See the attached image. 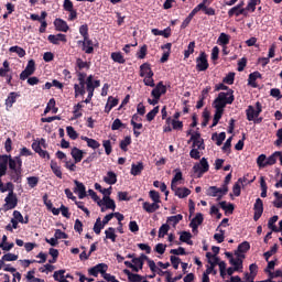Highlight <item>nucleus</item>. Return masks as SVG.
<instances>
[{
	"label": "nucleus",
	"instance_id": "1",
	"mask_svg": "<svg viewBox=\"0 0 282 282\" xmlns=\"http://www.w3.org/2000/svg\"><path fill=\"white\" fill-rule=\"evenodd\" d=\"M235 102V90L229 89L227 93H219L217 98L213 102V107L217 111H224L226 105H232Z\"/></svg>",
	"mask_w": 282,
	"mask_h": 282
},
{
	"label": "nucleus",
	"instance_id": "2",
	"mask_svg": "<svg viewBox=\"0 0 282 282\" xmlns=\"http://www.w3.org/2000/svg\"><path fill=\"white\" fill-rule=\"evenodd\" d=\"M32 149L40 155V158H43L44 160H50V153L43 149H47V142L45 139H40L39 141H34L32 143Z\"/></svg>",
	"mask_w": 282,
	"mask_h": 282
},
{
	"label": "nucleus",
	"instance_id": "3",
	"mask_svg": "<svg viewBox=\"0 0 282 282\" xmlns=\"http://www.w3.org/2000/svg\"><path fill=\"white\" fill-rule=\"evenodd\" d=\"M210 170V165L208 164V160L206 158H202L199 163L194 164L193 172L197 173V177H202L204 173H208Z\"/></svg>",
	"mask_w": 282,
	"mask_h": 282
},
{
	"label": "nucleus",
	"instance_id": "4",
	"mask_svg": "<svg viewBox=\"0 0 282 282\" xmlns=\"http://www.w3.org/2000/svg\"><path fill=\"white\" fill-rule=\"evenodd\" d=\"M261 111H263V107L261 106V102H256V109L252 106H248L246 113H247V120L249 122H252L254 118L261 115Z\"/></svg>",
	"mask_w": 282,
	"mask_h": 282
},
{
	"label": "nucleus",
	"instance_id": "5",
	"mask_svg": "<svg viewBox=\"0 0 282 282\" xmlns=\"http://www.w3.org/2000/svg\"><path fill=\"white\" fill-rule=\"evenodd\" d=\"M34 72H36V62H34V59H30L26 67L20 74V80H28Z\"/></svg>",
	"mask_w": 282,
	"mask_h": 282
},
{
	"label": "nucleus",
	"instance_id": "6",
	"mask_svg": "<svg viewBox=\"0 0 282 282\" xmlns=\"http://www.w3.org/2000/svg\"><path fill=\"white\" fill-rule=\"evenodd\" d=\"M208 67V55L206 54V52H200L199 56L196 58V69L197 72H206Z\"/></svg>",
	"mask_w": 282,
	"mask_h": 282
},
{
	"label": "nucleus",
	"instance_id": "7",
	"mask_svg": "<svg viewBox=\"0 0 282 282\" xmlns=\"http://www.w3.org/2000/svg\"><path fill=\"white\" fill-rule=\"evenodd\" d=\"M109 270V265L107 263H98L97 265L88 269L89 276H98V274H105Z\"/></svg>",
	"mask_w": 282,
	"mask_h": 282
},
{
	"label": "nucleus",
	"instance_id": "8",
	"mask_svg": "<svg viewBox=\"0 0 282 282\" xmlns=\"http://www.w3.org/2000/svg\"><path fill=\"white\" fill-rule=\"evenodd\" d=\"M164 94H166V87L164 86L163 82H159L151 91V96L156 100H160Z\"/></svg>",
	"mask_w": 282,
	"mask_h": 282
},
{
	"label": "nucleus",
	"instance_id": "9",
	"mask_svg": "<svg viewBox=\"0 0 282 282\" xmlns=\"http://www.w3.org/2000/svg\"><path fill=\"white\" fill-rule=\"evenodd\" d=\"M4 202H6L7 210H12L13 208H17L19 204V198H17V194H14V192H9Z\"/></svg>",
	"mask_w": 282,
	"mask_h": 282
},
{
	"label": "nucleus",
	"instance_id": "10",
	"mask_svg": "<svg viewBox=\"0 0 282 282\" xmlns=\"http://www.w3.org/2000/svg\"><path fill=\"white\" fill-rule=\"evenodd\" d=\"M253 210V220L259 221V219H261V215H263V200L261 198L256 199Z\"/></svg>",
	"mask_w": 282,
	"mask_h": 282
},
{
	"label": "nucleus",
	"instance_id": "11",
	"mask_svg": "<svg viewBox=\"0 0 282 282\" xmlns=\"http://www.w3.org/2000/svg\"><path fill=\"white\" fill-rule=\"evenodd\" d=\"M78 45H83L82 50L85 54H94V41L89 37L84 39V41H78Z\"/></svg>",
	"mask_w": 282,
	"mask_h": 282
},
{
	"label": "nucleus",
	"instance_id": "12",
	"mask_svg": "<svg viewBox=\"0 0 282 282\" xmlns=\"http://www.w3.org/2000/svg\"><path fill=\"white\" fill-rule=\"evenodd\" d=\"M171 188H172L174 195L176 197H178L180 199H184V198L188 197V195H191V189H188V187H177V185H176Z\"/></svg>",
	"mask_w": 282,
	"mask_h": 282
},
{
	"label": "nucleus",
	"instance_id": "13",
	"mask_svg": "<svg viewBox=\"0 0 282 282\" xmlns=\"http://www.w3.org/2000/svg\"><path fill=\"white\" fill-rule=\"evenodd\" d=\"M139 75L141 78H144L147 76H155V73H153V69L151 68V64L145 62L140 66Z\"/></svg>",
	"mask_w": 282,
	"mask_h": 282
},
{
	"label": "nucleus",
	"instance_id": "14",
	"mask_svg": "<svg viewBox=\"0 0 282 282\" xmlns=\"http://www.w3.org/2000/svg\"><path fill=\"white\" fill-rule=\"evenodd\" d=\"M47 41H50L53 45H61V42L67 43V35L62 33L57 35L51 34L48 35Z\"/></svg>",
	"mask_w": 282,
	"mask_h": 282
},
{
	"label": "nucleus",
	"instance_id": "15",
	"mask_svg": "<svg viewBox=\"0 0 282 282\" xmlns=\"http://www.w3.org/2000/svg\"><path fill=\"white\" fill-rule=\"evenodd\" d=\"M74 184L76 187L74 188V193H78L79 199H85L87 197V189L85 187V184L78 181H74Z\"/></svg>",
	"mask_w": 282,
	"mask_h": 282
},
{
	"label": "nucleus",
	"instance_id": "16",
	"mask_svg": "<svg viewBox=\"0 0 282 282\" xmlns=\"http://www.w3.org/2000/svg\"><path fill=\"white\" fill-rule=\"evenodd\" d=\"M204 224V214L197 213L196 216L191 220L189 227H192L194 230H197L199 226Z\"/></svg>",
	"mask_w": 282,
	"mask_h": 282
},
{
	"label": "nucleus",
	"instance_id": "17",
	"mask_svg": "<svg viewBox=\"0 0 282 282\" xmlns=\"http://www.w3.org/2000/svg\"><path fill=\"white\" fill-rule=\"evenodd\" d=\"M70 155L75 162V164H78V162H83V158L85 155V152L76 147H74L70 151Z\"/></svg>",
	"mask_w": 282,
	"mask_h": 282
},
{
	"label": "nucleus",
	"instance_id": "18",
	"mask_svg": "<svg viewBox=\"0 0 282 282\" xmlns=\"http://www.w3.org/2000/svg\"><path fill=\"white\" fill-rule=\"evenodd\" d=\"M54 25L57 32H68L69 30V25H67V22L61 18L55 19Z\"/></svg>",
	"mask_w": 282,
	"mask_h": 282
},
{
	"label": "nucleus",
	"instance_id": "19",
	"mask_svg": "<svg viewBox=\"0 0 282 282\" xmlns=\"http://www.w3.org/2000/svg\"><path fill=\"white\" fill-rule=\"evenodd\" d=\"M123 273L128 276L129 282H142V279H147L144 275L138 273H132L129 269H124Z\"/></svg>",
	"mask_w": 282,
	"mask_h": 282
},
{
	"label": "nucleus",
	"instance_id": "20",
	"mask_svg": "<svg viewBox=\"0 0 282 282\" xmlns=\"http://www.w3.org/2000/svg\"><path fill=\"white\" fill-rule=\"evenodd\" d=\"M23 166V160L21 156L10 158L9 159V169L10 171H14L17 169H21Z\"/></svg>",
	"mask_w": 282,
	"mask_h": 282
},
{
	"label": "nucleus",
	"instance_id": "21",
	"mask_svg": "<svg viewBox=\"0 0 282 282\" xmlns=\"http://www.w3.org/2000/svg\"><path fill=\"white\" fill-rule=\"evenodd\" d=\"M90 68H91V62H85L80 57L76 59L75 69H77V72H83V69L89 70Z\"/></svg>",
	"mask_w": 282,
	"mask_h": 282
},
{
	"label": "nucleus",
	"instance_id": "22",
	"mask_svg": "<svg viewBox=\"0 0 282 282\" xmlns=\"http://www.w3.org/2000/svg\"><path fill=\"white\" fill-rule=\"evenodd\" d=\"M241 14L243 17H248V11H246V9H240V7L235 6L234 8H231L228 11V17L232 18V17H241Z\"/></svg>",
	"mask_w": 282,
	"mask_h": 282
},
{
	"label": "nucleus",
	"instance_id": "23",
	"mask_svg": "<svg viewBox=\"0 0 282 282\" xmlns=\"http://www.w3.org/2000/svg\"><path fill=\"white\" fill-rule=\"evenodd\" d=\"M143 210H145V213H155L156 210H160V203H149V202H144L142 205Z\"/></svg>",
	"mask_w": 282,
	"mask_h": 282
},
{
	"label": "nucleus",
	"instance_id": "24",
	"mask_svg": "<svg viewBox=\"0 0 282 282\" xmlns=\"http://www.w3.org/2000/svg\"><path fill=\"white\" fill-rule=\"evenodd\" d=\"M144 171V163L142 162H138V164L132 163L131 165V175H133L134 177L138 175H142V172Z\"/></svg>",
	"mask_w": 282,
	"mask_h": 282
},
{
	"label": "nucleus",
	"instance_id": "25",
	"mask_svg": "<svg viewBox=\"0 0 282 282\" xmlns=\"http://www.w3.org/2000/svg\"><path fill=\"white\" fill-rule=\"evenodd\" d=\"M89 85L93 88V91H96V89L100 87V80L99 79L94 80V75H89L86 78V89H89Z\"/></svg>",
	"mask_w": 282,
	"mask_h": 282
},
{
	"label": "nucleus",
	"instance_id": "26",
	"mask_svg": "<svg viewBox=\"0 0 282 282\" xmlns=\"http://www.w3.org/2000/svg\"><path fill=\"white\" fill-rule=\"evenodd\" d=\"M21 97V94L19 93H10L8 98L6 99V106L9 107L10 109H12V106L14 105V102H17V99Z\"/></svg>",
	"mask_w": 282,
	"mask_h": 282
},
{
	"label": "nucleus",
	"instance_id": "27",
	"mask_svg": "<svg viewBox=\"0 0 282 282\" xmlns=\"http://www.w3.org/2000/svg\"><path fill=\"white\" fill-rule=\"evenodd\" d=\"M110 58H112L113 63H119V65H124V63H127V59L121 52H112Z\"/></svg>",
	"mask_w": 282,
	"mask_h": 282
},
{
	"label": "nucleus",
	"instance_id": "28",
	"mask_svg": "<svg viewBox=\"0 0 282 282\" xmlns=\"http://www.w3.org/2000/svg\"><path fill=\"white\" fill-rule=\"evenodd\" d=\"M193 235L191 234V231H182L181 236H180V241H182L183 243H187V246H193Z\"/></svg>",
	"mask_w": 282,
	"mask_h": 282
},
{
	"label": "nucleus",
	"instance_id": "29",
	"mask_svg": "<svg viewBox=\"0 0 282 282\" xmlns=\"http://www.w3.org/2000/svg\"><path fill=\"white\" fill-rule=\"evenodd\" d=\"M257 78H261V73H259V70L249 74L248 85H250V87L257 88Z\"/></svg>",
	"mask_w": 282,
	"mask_h": 282
},
{
	"label": "nucleus",
	"instance_id": "30",
	"mask_svg": "<svg viewBox=\"0 0 282 282\" xmlns=\"http://www.w3.org/2000/svg\"><path fill=\"white\" fill-rule=\"evenodd\" d=\"M51 171L58 177V180H63V171H61V166L54 160L51 161Z\"/></svg>",
	"mask_w": 282,
	"mask_h": 282
},
{
	"label": "nucleus",
	"instance_id": "31",
	"mask_svg": "<svg viewBox=\"0 0 282 282\" xmlns=\"http://www.w3.org/2000/svg\"><path fill=\"white\" fill-rule=\"evenodd\" d=\"M82 140H84V142H87V147H89V149H100V142L95 139H91L89 137H82Z\"/></svg>",
	"mask_w": 282,
	"mask_h": 282
},
{
	"label": "nucleus",
	"instance_id": "32",
	"mask_svg": "<svg viewBox=\"0 0 282 282\" xmlns=\"http://www.w3.org/2000/svg\"><path fill=\"white\" fill-rule=\"evenodd\" d=\"M166 122H167V124H169V122H171L172 129H174V131H182V129H184V122H182L180 120L171 119V117H169L166 119Z\"/></svg>",
	"mask_w": 282,
	"mask_h": 282
},
{
	"label": "nucleus",
	"instance_id": "33",
	"mask_svg": "<svg viewBox=\"0 0 282 282\" xmlns=\"http://www.w3.org/2000/svg\"><path fill=\"white\" fill-rule=\"evenodd\" d=\"M152 34L154 36H164V39H169L171 36V29L167 26L165 30L160 31L159 29H152Z\"/></svg>",
	"mask_w": 282,
	"mask_h": 282
},
{
	"label": "nucleus",
	"instance_id": "34",
	"mask_svg": "<svg viewBox=\"0 0 282 282\" xmlns=\"http://www.w3.org/2000/svg\"><path fill=\"white\" fill-rule=\"evenodd\" d=\"M104 182L113 186V184L118 182V175H116L115 172L109 171L107 176L104 177Z\"/></svg>",
	"mask_w": 282,
	"mask_h": 282
},
{
	"label": "nucleus",
	"instance_id": "35",
	"mask_svg": "<svg viewBox=\"0 0 282 282\" xmlns=\"http://www.w3.org/2000/svg\"><path fill=\"white\" fill-rule=\"evenodd\" d=\"M276 158L281 160V151H275L265 161L267 166H273V164H276Z\"/></svg>",
	"mask_w": 282,
	"mask_h": 282
},
{
	"label": "nucleus",
	"instance_id": "36",
	"mask_svg": "<svg viewBox=\"0 0 282 282\" xmlns=\"http://www.w3.org/2000/svg\"><path fill=\"white\" fill-rule=\"evenodd\" d=\"M106 239H110L112 243H116V239H118V235H116V228L109 227L105 230Z\"/></svg>",
	"mask_w": 282,
	"mask_h": 282
},
{
	"label": "nucleus",
	"instance_id": "37",
	"mask_svg": "<svg viewBox=\"0 0 282 282\" xmlns=\"http://www.w3.org/2000/svg\"><path fill=\"white\" fill-rule=\"evenodd\" d=\"M229 43H230V35H228L226 33H220V35L218 36V40H217V44L221 45V47H225Z\"/></svg>",
	"mask_w": 282,
	"mask_h": 282
},
{
	"label": "nucleus",
	"instance_id": "38",
	"mask_svg": "<svg viewBox=\"0 0 282 282\" xmlns=\"http://www.w3.org/2000/svg\"><path fill=\"white\" fill-rule=\"evenodd\" d=\"M279 221V216H273L269 219L268 221V228L272 231V232H279V228L276 227V223Z\"/></svg>",
	"mask_w": 282,
	"mask_h": 282
},
{
	"label": "nucleus",
	"instance_id": "39",
	"mask_svg": "<svg viewBox=\"0 0 282 282\" xmlns=\"http://www.w3.org/2000/svg\"><path fill=\"white\" fill-rule=\"evenodd\" d=\"M243 182H246V178H239L238 182L235 183L232 187V193L235 197H239V195H241V184H243Z\"/></svg>",
	"mask_w": 282,
	"mask_h": 282
},
{
	"label": "nucleus",
	"instance_id": "40",
	"mask_svg": "<svg viewBox=\"0 0 282 282\" xmlns=\"http://www.w3.org/2000/svg\"><path fill=\"white\" fill-rule=\"evenodd\" d=\"M212 140H216L217 147H221V144H224V140H226V132H220L219 134L215 132L212 135Z\"/></svg>",
	"mask_w": 282,
	"mask_h": 282
},
{
	"label": "nucleus",
	"instance_id": "41",
	"mask_svg": "<svg viewBox=\"0 0 282 282\" xmlns=\"http://www.w3.org/2000/svg\"><path fill=\"white\" fill-rule=\"evenodd\" d=\"M22 169L18 167L15 170H11L10 171V177L13 182H21V173H22Z\"/></svg>",
	"mask_w": 282,
	"mask_h": 282
},
{
	"label": "nucleus",
	"instance_id": "42",
	"mask_svg": "<svg viewBox=\"0 0 282 282\" xmlns=\"http://www.w3.org/2000/svg\"><path fill=\"white\" fill-rule=\"evenodd\" d=\"M104 206H106L108 210H116V200L111 199L109 196H104Z\"/></svg>",
	"mask_w": 282,
	"mask_h": 282
},
{
	"label": "nucleus",
	"instance_id": "43",
	"mask_svg": "<svg viewBox=\"0 0 282 282\" xmlns=\"http://www.w3.org/2000/svg\"><path fill=\"white\" fill-rule=\"evenodd\" d=\"M230 265H234V268H237V271L243 270V260L241 258H231L229 260Z\"/></svg>",
	"mask_w": 282,
	"mask_h": 282
},
{
	"label": "nucleus",
	"instance_id": "44",
	"mask_svg": "<svg viewBox=\"0 0 282 282\" xmlns=\"http://www.w3.org/2000/svg\"><path fill=\"white\" fill-rule=\"evenodd\" d=\"M182 219H184V216L182 214H177L175 216H170L167 217V224H171L172 226H176L177 224H180L182 221Z\"/></svg>",
	"mask_w": 282,
	"mask_h": 282
},
{
	"label": "nucleus",
	"instance_id": "45",
	"mask_svg": "<svg viewBox=\"0 0 282 282\" xmlns=\"http://www.w3.org/2000/svg\"><path fill=\"white\" fill-rule=\"evenodd\" d=\"M261 197H268V183H265V176L260 177Z\"/></svg>",
	"mask_w": 282,
	"mask_h": 282
},
{
	"label": "nucleus",
	"instance_id": "46",
	"mask_svg": "<svg viewBox=\"0 0 282 282\" xmlns=\"http://www.w3.org/2000/svg\"><path fill=\"white\" fill-rule=\"evenodd\" d=\"M169 230H171V226H169V224H163L159 229V238L164 239V237L169 235Z\"/></svg>",
	"mask_w": 282,
	"mask_h": 282
},
{
	"label": "nucleus",
	"instance_id": "47",
	"mask_svg": "<svg viewBox=\"0 0 282 282\" xmlns=\"http://www.w3.org/2000/svg\"><path fill=\"white\" fill-rule=\"evenodd\" d=\"M158 113H160V106L154 107L150 112L147 113L148 122H152V120H155Z\"/></svg>",
	"mask_w": 282,
	"mask_h": 282
},
{
	"label": "nucleus",
	"instance_id": "48",
	"mask_svg": "<svg viewBox=\"0 0 282 282\" xmlns=\"http://www.w3.org/2000/svg\"><path fill=\"white\" fill-rule=\"evenodd\" d=\"M9 52L18 54L19 58H23V56H25V51L21 46H11Z\"/></svg>",
	"mask_w": 282,
	"mask_h": 282
},
{
	"label": "nucleus",
	"instance_id": "49",
	"mask_svg": "<svg viewBox=\"0 0 282 282\" xmlns=\"http://www.w3.org/2000/svg\"><path fill=\"white\" fill-rule=\"evenodd\" d=\"M105 228V225L102 224V220L100 219V217H98L96 219V223L94 225V232H96L97 235H100V232H102V229Z\"/></svg>",
	"mask_w": 282,
	"mask_h": 282
},
{
	"label": "nucleus",
	"instance_id": "50",
	"mask_svg": "<svg viewBox=\"0 0 282 282\" xmlns=\"http://www.w3.org/2000/svg\"><path fill=\"white\" fill-rule=\"evenodd\" d=\"M261 3V0H249L247 7L245 8L246 12L251 11L254 12L257 10V6Z\"/></svg>",
	"mask_w": 282,
	"mask_h": 282
},
{
	"label": "nucleus",
	"instance_id": "51",
	"mask_svg": "<svg viewBox=\"0 0 282 282\" xmlns=\"http://www.w3.org/2000/svg\"><path fill=\"white\" fill-rule=\"evenodd\" d=\"M66 133L70 140H78V132L74 129V127L68 126L66 127Z\"/></svg>",
	"mask_w": 282,
	"mask_h": 282
},
{
	"label": "nucleus",
	"instance_id": "52",
	"mask_svg": "<svg viewBox=\"0 0 282 282\" xmlns=\"http://www.w3.org/2000/svg\"><path fill=\"white\" fill-rule=\"evenodd\" d=\"M218 194H219V187H217V186H209L206 189V195L208 197H217Z\"/></svg>",
	"mask_w": 282,
	"mask_h": 282
},
{
	"label": "nucleus",
	"instance_id": "53",
	"mask_svg": "<svg viewBox=\"0 0 282 282\" xmlns=\"http://www.w3.org/2000/svg\"><path fill=\"white\" fill-rule=\"evenodd\" d=\"M265 162H268V158L265 156V154H260L257 159V164L259 169H265V166H268Z\"/></svg>",
	"mask_w": 282,
	"mask_h": 282
},
{
	"label": "nucleus",
	"instance_id": "54",
	"mask_svg": "<svg viewBox=\"0 0 282 282\" xmlns=\"http://www.w3.org/2000/svg\"><path fill=\"white\" fill-rule=\"evenodd\" d=\"M150 198L152 199V202H154L155 204H161L162 200L160 199V192L152 189L149 192Z\"/></svg>",
	"mask_w": 282,
	"mask_h": 282
},
{
	"label": "nucleus",
	"instance_id": "55",
	"mask_svg": "<svg viewBox=\"0 0 282 282\" xmlns=\"http://www.w3.org/2000/svg\"><path fill=\"white\" fill-rule=\"evenodd\" d=\"M275 200L273 202L274 208H282V194L279 192L273 193Z\"/></svg>",
	"mask_w": 282,
	"mask_h": 282
},
{
	"label": "nucleus",
	"instance_id": "56",
	"mask_svg": "<svg viewBox=\"0 0 282 282\" xmlns=\"http://www.w3.org/2000/svg\"><path fill=\"white\" fill-rule=\"evenodd\" d=\"M129 144H131V137L128 135L124 138V140H122L120 142L119 147H120L121 151L127 152V151H129V149H128Z\"/></svg>",
	"mask_w": 282,
	"mask_h": 282
},
{
	"label": "nucleus",
	"instance_id": "57",
	"mask_svg": "<svg viewBox=\"0 0 282 282\" xmlns=\"http://www.w3.org/2000/svg\"><path fill=\"white\" fill-rule=\"evenodd\" d=\"M195 52V41L189 42L187 50L184 51V58H189L191 54Z\"/></svg>",
	"mask_w": 282,
	"mask_h": 282
},
{
	"label": "nucleus",
	"instance_id": "58",
	"mask_svg": "<svg viewBox=\"0 0 282 282\" xmlns=\"http://www.w3.org/2000/svg\"><path fill=\"white\" fill-rule=\"evenodd\" d=\"M182 171H177L174 175V177L172 178V182H171V188H175V186H177V183L180 181H182Z\"/></svg>",
	"mask_w": 282,
	"mask_h": 282
},
{
	"label": "nucleus",
	"instance_id": "59",
	"mask_svg": "<svg viewBox=\"0 0 282 282\" xmlns=\"http://www.w3.org/2000/svg\"><path fill=\"white\" fill-rule=\"evenodd\" d=\"M248 250H250V242L243 241L238 246L237 252H240L243 254L248 252Z\"/></svg>",
	"mask_w": 282,
	"mask_h": 282
},
{
	"label": "nucleus",
	"instance_id": "60",
	"mask_svg": "<svg viewBox=\"0 0 282 282\" xmlns=\"http://www.w3.org/2000/svg\"><path fill=\"white\" fill-rule=\"evenodd\" d=\"M79 34L83 36V39H89V25L83 24L79 26Z\"/></svg>",
	"mask_w": 282,
	"mask_h": 282
},
{
	"label": "nucleus",
	"instance_id": "61",
	"mask_svg": "<svg viewBox=\"0 0 282 282\" xmlns=\"http://www.w3.org/2000/svg\"><path fill=\"white\" fill-rule=\"evenodd\" d=\"M74 91H75V98H78L79 96H85L86 94L85 88H83L78 84H74Z\"/></svg>",
	"mask_w": 282,
	"mask_h": 282
},
{
	"label": "nucleus",
	"instance_id": "62",
	"mask_svg": "<svg viewBox=\"0 0 282 282\" xmlns=\"http://www.w3.org/2000/svg\"><path fill=\"white\" fill-rule=\"evenodd\" d=\"M26 181L30 188H36V186H39V176H30Z\"/></svg>",
	"mask_w": 282,
	"mask_h": 282
},
{
	"label": "nucleus",
	"instance_id": "63",
	"mask_svg": "<svg viewBox=\"0 0 282 282\" xmlns=\"http://www.w3.org/2000/svg\"><path fill=\"white\" fill-rule=\"evenodd\" d=\"M223 83H225V85H235V73H228V75L224 77Z\"/></svg>",
	"mask_w": 282,
	"mask_h": 282
},
{
	"label": "nucleus",
	"instance_id": "64",
	"mask_svg": "<svg viewBox=\"0 0 282 282\" xmlns=\"http://www.w3.org/2000/svg\"><path fill=\"white\" fill-rule=\"evenodd\" d=\"M275 135L278 139L274 141V145L281 147V144H282V128L278 129Z\"/></svg>",
	"mask_w": 282,
	"mask_h": 282
}]
</instances>
